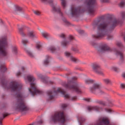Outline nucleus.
Returning <instances> with one entry per match:
<instances>
[{
    "mask_svg": "<svg viewBox=\"0 0 125 125\" xmlns=\"http://www.w3.org/2000/svg\"><path fill=\"white\" fill-rule=\"evenodd\" d=\"M119 23H120L119 20L114 19L111 22L112 25L109 27V25L105 21H96L93 24V27L95 28L97 26V33L96 35H93V38L96 39V40H100L104 37H107V39L110 40L112 36L109 34Z\"/></svg>",
    "mask_w": 125,
    "mask_h": 125,
    "instance_id": "1",
    "label": "nucleus"
},
{
    "mask_svg": "<svg viewBox=\"0 0 125 125\" xmlns=\"http://www.w3.org/2000/svg\"><path fill=\"white\" fill-rule=\"evenodd\" d=\"M22 84L16 81H12L10 83V86L8 88H10L11 91L16 92L17 95L18 102L16 104L15 109L17 111L20 112H27L29 110V107L26 105L24 103V98L22 93H21V89H22Z\"/></svg>",
    "mask_w": 125,
    "mask_h": 125,
    "instance_id": "2",
    "label": "nucleus"
},
{
    "mask_svg": "<svg viewBox=\"0 0 125 125\" xmlns=\"http://www.w3.org/2000/svg\"><path fill=\"white\" fill-rule=\"evenodd\" d=\"M24 79L26 81H28V82L31 83L30 87L28 88V90L32 96H34L35 94H42V91L39 90L37 86H36V83H34L35 79L34 76L29 75L25 77Z\"/></svg>",
    "mask_w": 125,
    "mask_h": 125,
    "instance_id": "3",
    "label": "nucleus"
},
{
    "mask_svg": "<svg viewBox=\"0 0 125 125\" xmlns=\"http://www.w3.org/2000/svg\"><path fill=\"white\" fill-rule=\"evenodd\" d=\"M98 52L99 53H103V52H115L116 55L120 56L121 60L124 59L123 53L118 51L117 49H111L106 44H104L99 47L98 49Z\"/></svg>",
    "mask_w": 125,
    "mask_h": 125,
    "instance_id": "4",
    "label": "nucleus"
},
{
    "mask_svg": "<svg viewBox=\"0 0 125 125\" xmlns=\"http://www.w3.org/2000/svg\"><path fill=\"white\" fill-rule=\"evenodd\" d=\"M7 41L6 37H3L0 40V55L1 56H6L8 54L7 52Z\"/></svg>",
    "mask_w": 125,
    "mask_h": 125,
    "instance_id": "5",
    "label": "nucleus"
},
{
    "mask_svg": "<svg viewBox=\"0 0 125 125\" xmlns=\"http://www.w3.org/2000/svg\"><path fill=\"white\" fill-rule=\"evenodd\" d=\"M65 117V115H64L63 112L58 111L56 112L54 115L52 116L51 119L52 121L55 123L59 122V123H61L62 125H64V123H65L66 121Z\"/></svg>",
    "mask_w": 125,
    "mask_h": 125,
    "instance_id": "6",
    "label": "nucleus"
},
{
    "mask_svg": "<svg viewBox=\"0 0 125 125\" xmlns=\"http://www.w3.org/2000/svg\"><path fill=\"white\" fill-rule=\"evenodd\" d=\"M61 92V94H62L63 97L65 98H70V95L69 94H65L66 92L62 90V88H58L56 91L50 90L47 92V94L49 96V99L51 100L54 98V95H56L57 93Z\"/></svg>",
    "mask_w": 125,
    "mask_h": 125,
    "instance_id": "7",
    "label": "nucleus"
},
{
    "mask_svg": "<svg viewBox=\"0 0 125 125\" xmlns=\"http://www.w3.org/2000/svg\"><path fill=\"white\" fill-rule=\"evenodd\" d=\"M64 87L70 89V90H73V91H75L77 93H81V91L80 89V87L78 83L74 82H70L67 84L64 85Z\"/></svg>",
    "mask_w": 125,
    "mask_h": 125,
    "instance_id": "8",
    "label": "nucleus"
},
{
    "mask_svg": "<svg viewBox=\"0 0 125 125\" xmlns=\"http://www.w3.org/2000/svg\"><path fill=\"white\" fill-rule=\"evenodd\" d=\"M88 12L91 15L94 14V6L96 4V0H87Z\"/></svg>",
    "mask_w": 125,
    "mask_h": 125,
    "instance_id": "9",
    "label": "nucleus"
},
{
    "mask_svg": "<svg viewBox=\"0 0 125 125\" xmlns=\"http://www.w3.org/2000/svg\"><path fill=\"white\" fill-rule=\"evenodd\" d=\"M90 91L93 93H94L95 91H97V92H98L100 94H102V93H104L101 90V84L99 83L94 84L92 87L90 88Z\"/></svg>",
    "mask_w": 125,
    "mask_h": 125,
    "instance_id": "10",
    "label": "nucleus"
},
{
    "mask_svg": "<svg viewBox=\"0 0 125 125\" xmlns=\"http://www.w3.org/2000/svg\"><path fill=\"white\" fill-rule=\"evenodd\" d=\"M92 69L95 73L99 74V75H102V74H103V72L100 67V65L98 63H94L93 64Z\"/></svg>",
    "mask_w": 125,
    "mask_h": 125,
    "instance_id": "11",
    "label": "nucleus"
},
{
    "mask_svg": "<svg viewBox=\"0 0 125 125\" xmlns=\"http://www.w3.org/2000/svg\"><path fill=\"white\" fill-rule=\"evenodd\" d=\"M82 12V10H81V7H78L76 9L74 7H71V15L72 16H75L80 14Z\"/></svg>",
    "mask_w": 125,
    "mask_h": 125,
    "instance_id": "12",
    "label": "nucleus"
},
{
    "mask_svg": "<svg viewBox=\"0 0 125 125\" xmlns=\"http://www.w3.org/2000/svg\"><path fill=\"white\" fill-rule=\"evenodd\" d=\"M65 55L66 57H69L71 61L72 62H74V63H78V62H79V60L72 56V54L70 52H65Z\"/></svg>",
    "mask_w": 125,
    "mask_h": 125,
    "instance_id": "13",
    "label": "nucleus"
},
{
    "mask_svg": "<svg viewBox=\"0 0 125 125\" xmlns=\"http://www.w3.org/2000/svg\"><path fill=\"white\" fill-rule=\"evenodd\" d=\"M87 110L89 112H90V111H99V110H100V108L98 106H90L87 107Z\"/></svg>",
    "mask_w": 125,
    "mask_h": 125,
    "instance_id": "14",
    "label": "nucleus"
},
{
    "mask_svg": "<svg viewBox=\"0 0 125 125\" xmlns=\"http://www.w3.org/2000/svg\"><path fill=\"white\" fill-rule=\"evenodd\" d=\"M27 36L29 37V38L32 39V40H34V39H37V38H38L37 36H36V34H35V32H34V31L29 32Z\"/></svg>",
    "mask_w": 125,
    "mask_h": 125,
    "instance_id": "15",
    "label": "nucleus"
},
{
    "mask_svg": "<svg viewBox=\"0 0 125 125\" xmlns=\"http://www.w3.org/2000/svg\"><path fill=\"white\" fill-rule=\"evenodd\" d=\"M52 7H53V11H55L56 12L59 13V14H60V15H61V16H63V13H62V12H61V11L60 10V7H55V6H53Z\"/></svg>",
    "mask_w": 125,
    "mask_h": 125,
    "instance_id": "16",
    "label": "nucleus"
},
{
    "mask_svg": "<svg viewBox=\"0 0 125 125\" xmlns=\"http://www.w3.org/2000/svg\"><path fill=\"white\" fill-rule=\"evenodd\" d=\"M38 77L39 78V79H41L42 82V83H47V82L46 81V79H45L44 76H42V75L39 74L38 75Z\"/></svg>",
    "mask_w": 125,
    "mask_h": 125,
    "instance_id": "17",
    "label": "nucleus"
},
{
    "mask_svg": "<svg viewBox=\"0 0 125 125\" xmlns=\"http://www.w3.org/2000/svg\"><path fill=\"white\" fill-rule=\"evenodd\" d=\"M42 36L45 39H48V38H50V35L49 34V33L46 32H42Z\"/></svg>",
    "mask_w": 125,
    "mask_h": 125,
    "instance_id": "18",
    "label": "nucleus"
},
{
    "mask_svg": "<svg viewBox=\"0 0 125 125\" xmlns=\"http://www.w3.org/2000/svg\"><path fill=\"white\" fill-rule=\"evenodd\" d=\"M12 52L14 55H16L17 54V47L16 46H14L12 49Z\"/></svg>",
    "mask_w": 125,
    "mask_h": 125,
    "instance_id": "19",
    "label": "nucleus"
},
{
    "mask_svg": "<svg viewBox=\"0 0 125 125\" xmlns=\"http://www.w3.org/2000/svg\"><path fill=\"white\" fill-rule=\"evenodd\" d=\"M25 51L30 57H34V54L32 53V52L30 51V50L27 49H25Z\"/></svg>",
    "mask_w": 125,
    "mask_h": 125,
    "instance_id": "20",
    "label": "nucleus"
},
{
    "mask_svg": "<svg viewBox=\"0 0 125 125\" xmlns=\"http://www.w3.org/2000/svg\"><path fill=\"white\" fill-rule=\"evenodd\" d=\"M78 122L80 123V125H82V123H83V122H84L85 121V119L83 117H80V118H78Z\"/></svg>",
    "mask_w": 125,
    "mask_h": 125,
    "instance_id": "21",
    "label": "nucleus"
},
{
    "mask_svg": "<svg viewBox=\"0 0 125 125\" xmlns=\"http://www.w3.org/2000/svg\"><path fill=\"white\" fill-rule=\"evenodd\" d=\"M62 21H63L65 25H66V26H69L71 24V23H70V22L68 21H67V20H66V18H62Z\"/></svg>",
    "mask_w": 125,
    "mask_h": 125,
    "instance_id": "22",
    "label": "nucleus"
},
{
    "mask_svg": "<svg viewBox=\"0 0 125 125\" xmlns=\"http://www.w3.org/2000/svg\"><path fill=\"white\" fill-rule=\"evenodd\" d=\"M70 42H67V41H63L62 42V46L65 47V46H67V45H68V44H69Z\"/></svg>",
    "mask_w": 125,
    "mask_h": 125,
    "instance_id": "23",
    "label": "nucleus"
},
{
    "mask_svg": "<svg viewBox=\"0 0 125 125\" xmlns=\"http://www.w3.org/2000/svg\"><path fill=\"white\" fill-rule=\"evenodd\" d=\"M48 50H49L50 51H51V52H54V51H55V50H56V49L55 48V47L53 46H51L49 48H48Z\"/></svg>",
    "mask_w": 125,
    "mask_h": 125,
    "instance_id": "24",
    "label": "nucleus"
},
{
    "mask_svg": "<svg viewBox=\"0 0 125 125\" xmlns=\"http://www.w3.org/2000/svg\"><path fill=\"white\" fill-rule=\"evenodd\" d=\"M104 83H106V84H108V83H111V80L109 79H104L103 80Z\"/></svg>",
    "mask_w": 125,
    "mask_h": 125,
    "instance_id": "25",
    "label": "nucleus"
},
{
    "mask_svg": "<svg viewBox=\"0 0 125 125\" xmlns=\"http://www.w3.org/2000/svg\"><path fill=\"white\" fill-rule=\"evenodd\" d=\"M49 56H47V58L45 61H44V65H47L49 63Z\"/></svg>",
    "mask_w": 125,
    "mask_h": 125,
    "instance_id": "26",
    "label": "nucleus"
},
{
    "mask_svg": "<svg viewBox=\"0 0 125 125\" xmlns=\"http://www.w3.org/2000/svg\"><path fill=\"white\" fill-rule=\"evenodd\" d=\"M19 32L22 37H24V36H25V35L24 34V33L23 32V28H19Z\"/></svg>",
    "mask_w": 125,
    "mask_h": 125,
    "instance_id": "27",
    "label": "nucleus"
},
{
    "mask_svg": "<svg viewBox=\"0 0 125 125\" xmlns=\"http://www.w3.org/2000/svg\"><path fill=\"white\" fill-rule=\"evenodd\" d=\"M121 14V20H125V12H122Z\"/></svg>",
    "mask_w": 125,
    "mask_h": 125,
    "instance_id": "28",
    "label": "nucleus"
},
{
    "mask_svg": "<svg viewBox=\"0 0 125 125\" xmlns=\"http://www.w3.org/2000/svg\"><path fill=\"white\" fill-rule=\"evenodd\" d=\"M36 48L37 49H38V50H40V49H42V44H41V43L37 44Z\"/></svg>",
    "mask_w": 125,
    "mask_h": 125,
    "instance_id": "29",
    "label": "nucleus"
},
{
    "mask_svg": "<svg viewBox=\"0 0 125 125\" xmlns=\"http://www.w3.org/2000/svg\"><path fill=\"white\" fill-rule=\"evenodd\" d=\"M111 70H112V71H115V72H118L119 71V68L116 66H112L111 67Z\"/></svg>",
    "mask_w": 125,
    "mask_h": 125,
    "instance_id": "30",
    "label": "nucleus"
},
{
    "mask_svg": "<svg viewBox=\"0 0 125 125\" xmlns=\"http://www.w3.org/2000/svg\"><path fill=\"white\" fill-rule=\"evenodd\" d=\"M85 83H93V80L91 79H87L85 80Z\"/></svg>",
    "mask_w": 125,
    "mask_h": 125,
    "instance_id": "31",
    "label": "nucleus"
},
{
    "mask_svg": "<svg viewBox=\"0 0 125 125\" xmlns=\"http://www.w3.org/2000/svg\"><path fill=\"white\" fill-rule=\"evenodd\" d=\"M3 118L2 119H0V124H1V122H0V121H2V120H3V119H4V118H5V117H7V116H8V114L7 113H5V114H3Z\"/></svg>",
    "mask_w": 125,
    "mask_h": 125,
    "instance_id": "32",
    "label": "nucleus"
},
{
    "mask_svg": "<svg viewBox=\"0 0 125 125\" xmlns=\"http://www.w3.org/2000/svg\"><path fill=\"white\" fill-rule=\"evenodd\" d=\"M62 0V5L63 7H66V1L65 0Z\"/></svg>",
    "mask_w": 125,
    "mask_h": 125,
    "instance_id": "33",
    "label": "nucleus"
},
{
    "mask_svg": "<svg viewBox=\"0 0 125 125\" xmlns=\"http://www.w3.org/2000/svg\"><path fill=\"white\" fill-rule=\"evenodd\" d=\"M16 10H17L18 11H21V10H22V8L19 7V6H16Z\"/></svg>",
    "mask_w": 125,
    "mask_h": 125,
    "instance_id": "34",
    "label": "nucleus"
},
{
    "mask_svg": "<svg viewBox=\"0 0 125 125\" xmlns=\"http://www.w3.org/2000/svg\"><path fill=\"white\" fill-rule=\"evenodd\" d=\"M125 2L122 1L120 4H119V6L120 7H124L125 6Z\"/></svg>",
    "mask_w": 125,
    "mask_h": 125,
    "instance_id": "35",
    "label": "nucleus"
},
{
    "mask_svg": "<svg viewBox=\"0 0 125 125\" xmlns=\"http://www.w3.org/2000/svg\"><path fill=\"white\" fill-rule=\"evenodd\" d=\"M22 42L23 44H26V43H28V40H22Z\"/></svg>",
    "mask_w": 125,
    "mask_h": 125,
    "instance_id": "36",
    "label": "nucleus"
},
{
    "mask_svg": "<svg viewBox=\"0 0 125 125\" xmlns=\"http://www.w3.org/2000/svg\"><path fill=\"white\" fill-rule=\"evenodd\" d=\"M34 13H35L36 15H41V12L39 11H34Z\"/></svg>",
    "mask_w": 125,
    "mask_h": 125,
    "instance_id": "37",
    "label": "nucleus"
},
{
    "mask_svg": "<svg viewBox=\"0 0 125 125\" xmlns=\"http://www.w3.org/2000/svg\"><path fill=\"white\" fill-rule=\"evenodd\" d=\"M68 40L71 42V41H73L74 40V37H73L72 35H70L68 37Z\"/></svg>",
    "mask_w": 125,
    "mask_h": 125,
    "instance_id": "38",
    "label": "nucleus"
},
{
    "mask_svg": "<svg viewBox=\"0 0 125 125\" xmlns=\"http://www.w3.org/2000/svg\"><path fill=\"white\" fill-rule=\"evenodd\" d=\"M42 123H43V121H42V120H40V121L37 122V124H36V125H41L42 124Z\"/></svg>",
    "mask_w": 125,
    "mask_h": 125,
    "instance_id": "39",
    "label": "nucleus"
},
{
    "mask_svg": "<svg viewBox=\"0 0 125 125\" xmlns=\"http://www.w3.org/2000/svg\"><path fill=\"white\" fill-rule=\"evenodd\" d=\"M98 103H99V104H101L102 105H105V103H104L102 101H98Z\"/></svg>",
    "mask_w": 125,
    "mask_h": 125,
    "instance_id": "40",
    "label": "nucleus"
},
{
    "mask_svg": "<svg viewBox=\"0 0 125 125\" xmlns=\"http://www.w3.org/2000/svg\"><path fill=\"white\" fill-rule=\"evenodd\" d=\"M117 45L119 47L123 46V44L121 43V42H118L117 43Z\"/></svg>",
    "mask_w": 125,
    "mask_h": 125,
    "instance_id": "41",
    "label": "nucleus"
},
{
    "mask_svg": "<svg viewBox=\"0 0 125 125\" xmlns=\"http://www.w3.org/2000/svg\"><path fill=\"white\" fill-rule=\"evenodd\" d=\"M68 105L67 104H62V109H65L66 107H67Z\"/></svg>",
    "mask_w": 125,
    "mask_h": 125,
    "instance_id": "42",
    "label": "nucleus"
},
{
    "mask_svg": "<svg viewBox=\"0 0 125 125\" xmlns=\"http://www.w3.org/2000/svg\"><path fill=\"white\" fill-rule=\"evenodd\" d=\"M102 2H109L110 1V0H101Z\"/></svg>",
    "mask_w": 125,
    "mask_h": 125,
    "instance_id": "43",
    "label": "nucleus"
},
{
    "mask_svg": "<svg viewBox=\"0 0 125 125\" xmlns=\"http://www.w3.org/2000/svg\"><path fill=\"white\" fill-rule=\"evenodd\" d=\"M121 88H125V83H121Z\"/></svg>",
    "mask_w": 125,
    "mask_h": 125,
    "instance_id": "44",
    "label": "nucleus"
},
{
    "mask_svg": "<svg viewBox=\"0 0 125 125\" xmlns=\"http://www.w3.org/2000/svg\"><path fill=\"white\" fill-rule=\"evenodd\" d=\"M105 110L106 111V112H107L108 113H111V109L109 108H105Z\"/></svg>",
    "mask_w": 125,
    "mask_h": 125,
    "instance_id": "45",
    "label": "nucleus"
},
{
    "mask_svg": "<svg viewBox=\"0 0 125 125\" xmlns=\"http://www.w3.org/2000/svg\"><path fill=\"white\" fill-rule=\"evenodd\" d=\"M1 70H3L4 71H6V68H5V67H4V66H2L1 67Z\"/></svg>",
    "mask_w": 125,
    "mask_h": 125,
    "instance_id": "46",
    "label": "nucleus"
},
{
    "mask_svg": "<svg viewBox=\"0 0 125 125\" xmlns=\"http://www.w3.org/2000/svg\"><path fill=\"white\" fill-rule=\"evenodd\" d=\"M21 71H19L17 73V76H21Z\"/></svg>",
    "mask_w": 125,
    "mask_h": 125,
    "instance_id": "47",
    "label": "nucleus"
},
{
    "mask_svg": "<svg viewBox=\"0 0 125 125\" xmlns=\"http://www.w3.org/2000/svg\"><path fill=\"white\" fill-rule=\"evenodd\" d=\"M83 100H84L85 101H87V102H89V101H90V99H89V98L84 99Z\"/></svg>",
    "mask_w": 125,
    "mask_h": 125,
    "instance_id": "48",
    "label": "nucleus"
},
{
    "mask_svg": "<svg viewBox=\"0 0 125 125\" xmlns=\"http://www.w3.org/2000/svg\"><path fill=\"white\" fill-rule=\"evenodd\" d=\"M77 99V97H73L71 99V100H72V101H74V100H76Z\"/></svg>",
    "mask_w": 125,
    "mask_h": 125,
    "instance_id": "49",
    "label": "nucleus"
},
{
    "mask_svg": "<svg viewBox=\"0 0 125 125\" xmlns=\"http://www.w3.org/2000/svg\"><path fill=\"white\" fill-rule=\"evenodd\" d=\"M48 2H49V3H50V4H51V3H52L53 2V0H49L48 1Z\"/></svg>",
    "mask_w": 125,
    "mask_h": 125,
    "instance_id": "50",
    "label": "nucleus"
},
{
    "mask_svg": "<svg viewBox=\"0 0 125 125\" xmlns=\"http://www.w3.org/2000/svg\"><path fill=\"white\" fill-rule=\"evenodd\" d=\"M60 37H61V38H65V35L62 34L61 35Z\"/></svg>",
    "mask_w": 125,
    "mask_h": 125,
    "instance_id": "51",
    "label": "nucleus"
},
{
    "mask_svg": "<svg viewBox=\"0 0 125 125\" xmlns=\"http://www.w3.org/2000/svg\"><path fill=\"white\" fill-rule=\"evenodd\" d=\"M21 70L22 72H23L24 70H25V67H24V66L21 67Z\"/></svg>",
    "mask_w": 125,
    "mask_h": 125,
    "instance_id": "52",
    "label": "nucleus"
},
{
    "mask_svg": "<svg viewBox=\"0 0 125 125\" xmlns=\"http://www.w3.org/2000/svg\"><path fill=\"white\" fill-rule=\"evenodd\" d=\"M43 2H47V0H41Z\"/></svg>",
    "mask_w": 125,
    "mask_h": 125,
    "instance_id": "53",
    "label": "nucleus"
},
{
    "mask_svg": "<svg viewBox=\"0 0 125 125\" xmlns=\"http://www.w3.org/2000/svg\"><path fill=\"white\" fill-rule=\"evenodd\" d=\"M79 33L80 34H82V33H83V31H82V30L79 31Z\"/></svg>",
    "mask_w": 125,
    "mask_h": 125,
    "instance_id": "54",
    "label": "nucleus"
},
{
    "mask_svg": "<svg viewBox=\"0 0 125 125\" xmlns=\"http://www.w3.org/2000/svg\"><path fill=\"white\" fill-rule=\"evenodd\" d=\"M122 77H123V78H125V73H124V74L122 75Z\"/></svg>",
    "mask_w": 125,
    "mask_h": 125,
    "instance_id": "55",
    "label": "nucleus"
},
{
    "mask_svg": "<svg viewBox=\"0 0 125 125\" xmlns=\"http://www.w3.org/2000/svg\"><path fill=\"white\" fill-rule=\"evenodd\" d=\"M34 124H30V125H33Z\"/></svg>",
    "mask_w": 125,
    "mask_h": 125,
    "instance_id": "56",
    "label": "nucleus"
}]
</instances>
